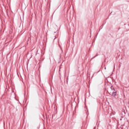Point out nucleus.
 <instances>
[{
  "label": "nucleus",
  "instance_id": "1",
  "mask_svg": "<svg viewBox=\"0 0 129 129\" xmlns=\"http://www.w3.org/2000/svg\"><path fill=\"white\" fill-rule=\"evenodd\" d=\"M112 96H115V95H116L115 92H113V93H112Z\"/></svg>",
  "mask_w": 129,
  "mask_h": 129
}]
</instances>
